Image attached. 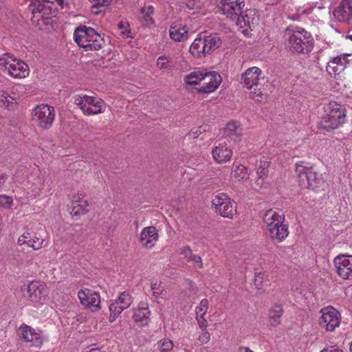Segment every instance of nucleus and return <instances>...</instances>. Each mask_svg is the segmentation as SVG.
<instances>
[{
    "label": "nucleus",
    "instance_id": "obj_1",
    "mask_svg": "<svg viewBox=\"0 0 352 352\" xmlns=\"http://www.w3.org/2000/svg\"><path fill=\"white\" fill-rule=\"evenodd\" d=\"M286 48L292 53L307 54L314 46V39L310 33L298 26L290 25L283 35Z\"/></svg>",
    "mask_w": 352,
    "mask_h": 352
},
{
    "label": "nucleus",
    "instance_id": "obj_2",
    "mask_svg": "<svg viewBox=\"0 0 352 352\" xmlns=\"http://www.w3.org/2000/svg\"><path fill=\"white\" fill-rule=\"evenodd\" d=\"M221 6L219 12L226 16V19L236 22H254L258 20L257 12L254 9H250L243 14L245 6L244 0H221Z\"/></svg>",
    "mask_w": 352,
    "mask_h": 352
},
{
    "label": "nucleus",
    "instance_id": "obj_3",
    "mask_svg": "<svg viewBox=\"0 0 352 352\" xmlns=\"http://www.w3.org/2000/svg\"><path fill=\"white\" fill-rule=\"evenodd\" d=\"M296 173L300 179L302 188L311 189L316 192L324 189L325 181L321 175L316 173L311 166L304 165L302 162L296 164Z\"/></svg>",
    "mask_w": 352,
    "mask_h": 352
},
{
    "label": "nucleus",
    "instance_id": "obj_4",
    "mask_svg": "<svg viewBox=\"0 0 352 352\" xmlns=\"http://www.w3.org/2000/svg\"><path fill=\"white\" fill-rule=\"evenodd\" d=\"M324 114L322 117L320 126L326 130L335 129L342 126L346 118V110L340 104L332 101L324 107Z\"/></svg>",
    "mask_w": 352,
    "mask_h": 352
},
{
    "label": "nucleus",
    "instance_id": "obj_5",
    "mask_svg": "<svg viewBox=\"0 0 352 352\" xmlns=\"http://www.w3.org/2000/svg\"><path fill=\"white\" fill-rule=\"evenodd\" d=\"M74 38L78 45L86 51L98 50L102 46L101 36L91 28L80 26L76 29Z\"/></svg>",
    "mask_w": 352,
    "mask_h": 352
},
{
    "label": "nucleus",
    "instance_id": "obj_6",
    "mask_svg": "<svg viewBox=\"0 0 352 352\" xmlns=\"http://www.w3.org/2000/svg\"><path fill=\"white\" fill-rule=\"evenodd\" d=\"M0 67L14 78H25L30 73L29 67L24 61L17 59L9 53H6L0 57Z\"/></svg>",
    "mask_w": 352,
    "mask_h": 352
},
{
    "label": "nucleus",
    "instance_id": "obj_7",
    "mask_svg": "<svg viewBox=\"0 0 352 352\" xmlns=\"http://www.w3.org/2000/svg\"><path fill=\"white\" fill-rule=\"evenodd\" d=\"M74 103L87 116L99 114L105 110L103 100L87 95L76 96Z\"/></svg>",
    "mask_w": 352,
    "mask_h": 352
},
{
    "label": "nucleus",
    "instance_id": "obj_8",
    "mask_svg": "<svg viewBox=\"0 0 352 352\" xmlns=\"http://www.w3.org/2000/svg\"><path fill=\"white\" fill-rule=\"evenodd\" d=\"M55 119V109L46 104L37 105L32 111V120L38 126L43 129H49Z\"/></svg>",
    "mask_w": 352,
    "mask_h": 352
},
{
    "label": "nucleus",
    "instance_id": "obj_9",
    "mask_svg": "<svg viewBox=\"0 0 352 352\" xmlns=\"http://www.w3.org/2000/svg\"><path fill=\"white\" fill-rule=\"evenodd\" d=\"M215 211L223 217L232 219L236 213V204L225 193H218L212 199Z\"/></svg>",
    "mask_w": 352,
    "mask_h": 352
},
{
    "label": "nucleus",
    "instance_id": "obj_10",
    "mask_svg": "<svg viewBox=\"0 0 352 352\" xmlns=\"http://www.w3.org/2000/svg\"><path fill=\"white\" fill-rule=\"evenodd\" d=\"M318 324L327 331L332 332L339 327L341 320L340 314L331 306L321 309Z\"/></svg>",
    "mask_w": 352,
    "mask_h": 352
},
{
    "label": "nucleus",
    "instance_id": "obj_11",
    "mask_svg": "<svg viewBox=\"0 0 352 352\" xmlns=\"http://www.w3.org/2000/svg\"><path fill=\"white\" fill-rule=\"evenodd\" d=\"M133 301V298L129 292H123L118 296V299L111 301L109 306L110 315L109 321L114 322L118 316L124 310L129 308Z\"/></svg>",
    "mask_w": 352,
    "mask_h": 352
},
{
    "label": "nucleus",
    "instance_id": "obj_12",
    "mask_svg": "<svg viewBox=\"0 0 352 352\" xmlns=\"http://www.w3.org/2000/svg\"><path fill=\"white\" fill-rule=\"evenodd\" d=\"M265 81V78L262 70L257 67L247 69L241 77V83L249 89L261 85Z\"/></svg>",
    "mask_w": 352,
    "mask_h": 352
},
{
    "label": "nucleus",
    "instance_id": "obj_13",
    "mask_svg": "<svg viewBox=\"0 0 352 352\" xmlns=\"http://www.w3.org/2000/svg\"><path fill=\"white\" fill-rule=\"evenodd\" d=\"M44 176L30 175L23 184V188L28 199H33L41 195L44 188Z\"/></svg>",
    "mask_w": 352,
    "mask_h": 352
},
{
    "label": "nucleus",
    "instance_id": "obj_14",
    "mask_svg": "<svg viewBox=\"0 0 352 352\" xmlns=\"http://www.w3.org/2000/svg\"><path fill=\"white\" fill-rule=\"evenodd\" d=\"M338 275L344 280H352V255L340 254L333 260Z\"/></svg>",
    "mask_w": 352,
    "mask_h": 352
},
{
    "label": "nucleus",
    "instance_id": "obj_15",
    "mask_svg": "<svg viewBox=\"0 0 352 352\" xmlns=\"http://www.w3.org/2000/svg\"><path fill=\"white\" fill-rule=\"evenodd\" d=\"M222 78L216 72H204L201 86L197 91L201 94H210L220 85Z\"/></svg>",
    "mask_w": 352,
    "mask_h": 352
},
{
    "label": "nucleus",
    "instance_id": "obj_16",
    "mask_svg": "<svg viewBox=\"0 0 352 352\" xmlns=\"http://www.w3.org/2000/svg\"><path fill=\"white\" fill-rule=\"evenodd\" d=\"M78 297L81 305L90 309L92 311L100 309V297L98 292L89 289H83L78 292Z\"/></svg>",
    "mask_w": 352,
    "mask_h": 352
},
{
    "label": "nucleus",
    "instance_id": "obj_17",
    "mask_svg": "<svg viewBox=\"0 0 352 352\" xmlns=\"http://www.w3.org/2000/svg\"><path fill=\"white\" fill-rule=\"evenodd\" d=\"M29 8L33 15L32 22L50 19L55 14V9H53L49 3L35 2L30 4Z\"/></svg>",
    "mask_w": 352,
    "mask_h": 352
},
{
    "label": "nucleus",
    "instance_id": "obj_18",
    "mask_svg": "<svg viewBox=\"0 0 352 352\" xmlns=\"http://www.w3.org/2000/svg\"><path fill=\"white\" fill-rule=\"evenodd\" d=\"M18 333L22 340L30 342L31 346L40 347L43 344V338L41 333L28 324H21L19 328Z\"/></svg>",
    "mask_w": 352,
    "mask_h": 352
},
{
    "label": "nucleus",
    "instance_id": "obj_19",
    "mask_svg": "<svg viewBox=\"0 0 352 352\" xmlns=\"http://www.w3.org/2000/svg\"><path fill=\"white\" fill-rule=\"evenodd\" d=\"M47 291L45 285L38 282L30 283L27 287V296L32 302H41L47 296Z\"/></svg>",
    "mask_w": 352,
    "mask_h": 352
},
{
    "label": "nucleus",
    "instance_id": "obj_20",
    "mask_svg": "<svg viewBox=\"0 0 352 352\" xmlns=\"http://www.w3.org/2000/svg\"><path fill=\"white\" fill-rule=\"evenodd\" d=\"M157 240L158 231L155 227L148 226L141 231L140 241L143 247L151 249L154 247Z\"/></svg>",
    "mask_w": 352,
    "mask_h": 352
},
{
    "label": "nucleus",
    "instance_id": "obj_21",
    "mask_svg": "<svg viewBox=\"0 0 352 352\" xmlns=\"http://www.w3.org/2000/svg\"><path fill=\"white\" fill-rule=\"evenodd\" d=\"M333 14L339 22L352 20V2L349 0L342 1L340 6L333 10Z\"/></svg>",
    "mask_w": 352,
    "mask_h": 352
},
{
    "label": "nucleus",
    "instance_id": "obj_22",
    "mask_svg": "<svg viewBox=\"0 0 352 352\" xmlns=\"http://www.w3.org/2000/svg\"><path fill=\"white\" fill-rule=\"evenodd\" d=\"M212 155L214 160L217 163L223 164L230 160L232 155V152L227 145L219 143L212 149Z\"/></svg>",
    "mask_w": 352,
    "mask_h": 352
},
{
    "label": "nucleus",
    "instance_id": "obj_23",
    "mask_svg": "<svg viewBox=\"0 0 352 352\" xmlns=\"http://www.w3.org/2000/svg\"><path fill=\"white\" fill-rule=\"evenodd\" d=\"M170 37L177 42H182L188 38V28L183 23H175L169 30Z\"/></svg>",
    "mask_w": 352,
    "mask_h": 352
},
{
    "label": "nucleus",
    "instance_id": "obj_24",
    "mask_svg": "<svg viewBox=\"0 0 352 352\" xmlns=\"http://www.w3.org/2000/svg\"><path fill=\"white\" fill-rule=\"evenodd\" d=\"M263 221L266 226V228L273 223H284L285 214L281 211H277L276 210L270 209L267 210L263 217Z\"/></svg>",
    "mask_w": 352,
    "mask_h": 352
},
{
    "label": "nucleus",
    "instance_id": "obj_25",
    "mask_svg": "<svg viewBox=\"0 0 352 352\" xmlns=\"http://www.w3.org/2000/svg\"><path fill=\"white\" fill-rule=\"evenodd\" d=\"M242 134V128L236 121L229 122L224 129L223 135L230 138L234 141H238Z\"/></svg>",
    "mask_w": 352,
    "mask_h": 352
},
{
    "label": "nucleus",
    "instance_id": "obj_26",
    "mask_svg": "<svg viewBox=\"0 0 352 352\" xmlns=\"http://www.w3.org/2000/svg\"><path fill=\"white\" fill-rule=\"evenodd\" d=\"M19 101L17 94H13L11 95L8 91L0 92V106L5 107L9 110L14 109Z\"/></svg>",
    "mask_w": 352,
    "mask_h": 352
},
{
    "label": "nucleus",
    "instance_id": "obj_27",
    "mask_svg": "<svg viewBox=\"0 0 352 352\" xmlns=\"http://www.w3.org/2000/svg\"><path fill=\"white\" fill-rule=\"evenodd\" d=\"M283 313V306L280 304H274L269 310L268 318L271 325L276 327L280 324V318Z\"/></svg>",
    "mask_w": 352,
    "mask_h": 352
},
{
    "label": "nucleus",
    "instance_id": "obj_28",
    "mask_svg": "<svg viewBox=\"0 0 352 352\" xmlns=\"http://www.w3.org/2000/svg\"><path fill=\"white\" fill-rule=\"evenodd\" d=\"M267 232L272 240L279 243L283 241L289 235L288 226L286 224H283Z\"/></svg>",
    "mask_w": 352,
    "mask_h": 352
},
{
    "label": "nucleus",
    "instance_id": "obj_29",
    "mask_svg": "<svg viewBox=\"0 0 352 352\" xmlns=\"http://www.w3.org/2000/svg\"><path fill=\"white\" fill-rule=\"evenodd\" d=\"M150 316V311L148 305L146 304H141L139 308L134 311L133 318L135 322H141L142 324L147 323Z\"/></svg>",
    "mask_w": 352,
    "mask_h": 352
},
{
    "label": "nucleus",
    "instance_id": "obj_30",
    "mask_svg": "<svg viewBox=\"0 0 352 352\" xmlns=\"http://www.w3.org/2000/svg\"><path fill=\"white\" fill-rule=\"evenodd\" d=\"M83 195L82 194H78L77 197H74L72 199L73 204L78 203L77 205L74 206L72 214L75 216L80 215L89 211V204L87 201H82L81 199Z\"/></svg>",
    "mask_w": 352,
    "mask_h": 352
},
{
    "label": "nucleus",
    "instance_id": "obj_31",
    "mask_svg": "<svg viewBox=\"0 0 352 352\" xmlns=\"http://www.w3.org/2000/svg\"><path fill=\"white\" fill-rule=\"evenodd\" d=\"M204 41L207 54H210L214 51L221 45V40L220 37L216 34L205 36Z\"/></svg>",
    "mask_w": 352,
    "mask_h": 352
},
{
    "label": "nucleus",
    "instance_id": "obj_32",
    "mask_svg": "<svg viewBox=\"0 0 352 352\" xmlns=\"http://www.w3.org/2000/svg\"><path fill=\"white\" fill-rule=\"evenodd\" d=\"M190 53L195 56L201 57L207 54L204 39L197 38L192 42L190 47Z\"/></svg>",
    "mask_w": 352,
    "mask_h": 352
},
{
    "label": "nucleus",
    "instance_id": "obj_33",
    "mask_svg": "<svg viewBox=\"0 0 352 352\" xmlns=\"http://www.w3.org/2000/svg\"><path fill=\"white\" fill-rule=\"evenodd\" d=\"M157 67L162 71H171L174 69L175 65L172 60V58L165 54L160 56L156 60Z\"/></svg>",
    "mask_w": 352,
    "mask_h": 352
},
{
    "label": "nucleus",
    "instance_id": "obj_34",
    "mask_svg": "<svg viewBox=\"0 0 352 352\" xmlns=\"http://www.w3.org/2000/svg\"><path fill=\"white\" fill-rule=\"evenodd\" d=\"M231 177L237 181L245 179L248 177V171L245 166L234 163L232 165Z\"/></svg>",
    "mask_w": 352,
    "mask_h": 352
},
{
    "label": "nucleus",
    "instance_id": "obj_35",
    "mask_svg": "<svg viewBox=\"0 0 352 352\" xmlns=\"http://www.w3.org/2000/svg\"><path fill=\"white\" fill-rule=\"evenodd\" d=\"M203 72L194 71L184 77V82L188 85H197L201 86V82L203 77Z\"/></svg>",
    "mask_w": 352,
    "mask_h": 352
},
{
    "label": "nucleus",
    "instance_id": "obj_36",
    "mask_svg": "<svg viewBox=\"0 0 352 352\" xmlns=\"http://www.w3.org/2000/svg\"><path fill=\"white\" fill-rule=\"evenodd\" d=\"M327 72L331 76L336 78L343 72V67L342 65H338V62H336L332 58L327 63Z\"/></svg>",
    "mask_w": 352,
    "mask_h": 352
},
{
    "label": "nucleus",
    "instance_id": "obj_37",
    "mask_svg": "<svg viewBox=\"0 0 352 352\" xmlns=\"http://www.w3.org/2000/svg\"><path fill=\"white\" fill-rule=\"evenodd\" d=\"M154 8L151 6L144 7L140 11V17L143 19L144 22H153L152 14H153Z\"/></svg>",
    "mask_w": 352,
    "mask_h": 352
},
{
    "label": "nucleus",
    "instance_id": "obj_38",
    "mask_svg": "<svg viewBox=\"0 0 352 352\" xmlns=\"http://www.w3.org/2000/svg\"><path fill=\"white\" fill-rule=\"evenodd\" d=\"M157 348L160 352H170L173 348V342L168 338H164L158 342Z\"/></svg>",
    "mask_w": 352,
    "mask_h": 352
},
{
    "label": "nucleus",
    "instance_id": "obj_39",
    "mask_svg": "<svg viewBox=\"0 0 352 352\" xmlns=\"http://www.w3.org/2000/svg\"><path fill=\"white\" fill-rule=\"evenodd\" d=\"M92 3V9L101 8V7H107L111 6L116 2V0H89ZM93 12L98 13L97 11H94L92 10Z\"/></svg>",
    "mask_w": 352,
    "mask_h": 352
},
{
    "label": "nucleus",
    "instance_id": "obj_40",
    "mask_svg": "<svg viewBox=\"0 0 352 352\" xmlns=\"http://www.w3.org/2000/svg\"><path fill=\"white\" fill-rule=\"evenodd\" d=\"M208 309V300L206 298L202 299L199 305L196 307V316H205Z\"/></svg>",
    "mask_w": 352,
    "mask_h": 352
},
{
    "label": "nucleus",
    "instance_id": "obj_41",
    "mask_svg": "<svg viewBox=\"0 0 352 352\" xmlns=\"http://www.w3.org/2000/svg\"><path fill=\"white\" fill-rule=\"evenodd\" d=\"M269 163L266 161H261L257 169V175L259 178L266 176L268 173Z\"/></svg>",
    "mask_w": 352,
    "mask_h": 352
},
{
    "label": "nucleus",
    "instance_id": "obj_42",
    "mask_svg": "<svg viewBox=\"0 0 352 352\" xmlns=\"http://www.w3.org/2000/svg\"><path fill=\"white\" fill-rule=\"evenodd\" d=\"M43 239L32 236V239H28V246L32 247L34 250H39L43 247Z\"/></svg>",
    "mask_w": 352,
    "mask_h": 352
},
{
    "label": "nucleus",
    "instance_id": "obj_43",
    "mask_svg": "<svg viewBox=\"0 0 352 352\" xmlns=\"http://www.w3.org/2000/svg\"><path fill=\"white\" fill-rule=\"evenodd\" d=\"M151 290L153 291V295L155 298L162 297V288L161 287V283L157 281L152 282L151 285Z\"/></svg>",
    "mask_w": 352,
    "mask_h": 352
},
{
    "label": "nucleus",
    "instance_id": "obj_44",
    "mask_svg": "<svg viewBox=\"0 0 352 352\" xmlns=\"http://www.w3.org/2000/svg\"><path fill=\"white\" fill-rule=\"evenodd\" d=\"M267 281L266 276L264 272L256 273L254 277V284L258 287L262 286V283Z\"/></svg>",
    "mask_w": 352,
    "mask_h": 352
},
{
    "label": "nucleus",
    "instance_id": "obj_45",
    "mask_svg": "<svg viewBox=\"0 0 352 352\" xmlns=\"http://www.w3.org/2000/svg\"><path fill=\"white\" fill-rule=\"evenodd\" d=\"M12 204V199L5 195H0V207L8 208Z\"/></svg>",
    "mask_w": 352,
    "mask_h": 352
},
{
    "label": "nucleus",
    "instance_id": "obj_46",
    "mask_svg": "<svg viewBox=\"0 0 352 352\" xmlns=\"http://www.w3.org/2000/svg\"><path fill=\"white\" fill-rule=\"evenodd\" d=\"M251 97L257 101H261L263 99H265L266 96L263 93V91L258 89H254V91H251L250 93Z\"/></svg>",
    "mask_w": 352,
    "mask_h": 352
},
{
    "label": "nucleus",
    "instance_id": "obj_47",
    "mask_svg": "<svg viewBox=\"0 0 352 352\" xmlns=\"http://www.w3.org/2000/svg\"><path fill=\"white\" fill-rule=\"evenodd\" d=\"M189 259L193 262L194 265L196 267H197L200 269L203 267L202 260H201V258L199 255L194 254L192 253L190 256Z\"/></svg>",
    "mask_w": 352,
    "mask_h": 352
},
{
    "label": "nucleus",
    "instance_id": "obj_48",
    "mask_svg": "<svg viewBox=\"0 0 352 352\" xmlns=\"http://www.w3.org/2000/svg\"><path fill=\"white\" fill-rule=\"evenodd\" d=\"M333 60H334L336 62H338V65H342L343 67V70L346 67V64L348 63L347 55L346 54H341L340 56L334 57L333 58Z\"/></svg>",
    "mask_w": 352,
    "mask_h": 352
},
{
    "label": "nucleus",
    "instance_id": "obj_49",
    "mask_svg": "<svg viewBox=\"0 0 352 352\" xmlns=\"http://www.w3.org/2000/svg\"><path fill=\"white\" fill-rule=\"evenodd\" d=\"M210 339V334L207 330H202L201 333L199 335L198 340L201 344H206L209 342Z\"/></svg>",
    "mask_w": 352,
    "mask_h": 352
},
{
    "label": "nucleus",
    "instance_id": "obj_50",
    "mask_svg": "<svg viewBox=\"0 0 352 352\" xmlns=\"http://www.w3.org/2000/svg\"><path fill=\"white\" fill-rule=\"evenodd\" d=\"M196 319L197 320L199 328L201 330H206L208 327V322L204 318V316H196Z\"/></svg>",
    "mask_w": 352,
    "mask_h": 352
},
{
    "label": "nucleus",
    "instance_id": "obj_51",
    "mask_svg": "<svg viewBox=\"0 0 352 352\" xmlns=\"http://www.w3.org/2000/svg\"><path fill=\"white\" fill-rule=\"evenodd\" d=\"M129 25V23H118V27H119V29L122 30V33L123 34L126 35L128 37H131V36L130 35L131 31L127 30Z\"/></svg>",
    "mask_w": 352,
    "mask_h": 352
},
{
    "label": "nucleus",
    "instance_id": "obj_52",
    "mask_svg": "<svg viewBox=\"0 0 352 352\" xmlns=\"http://www.w3.org/2000/svg\"><path fill=\"white\" fill-rule=\"evenodd\" d=\"M250 23H244V25H240L239 28H241V32L245 36H250V32L248 30V28H250ZM236 26H239V25H241V23H235Z\"/></svg>",
    "mask_w": 352,
    "mask_h": 352
},
{
    "label": "nucleus",
    "instance_id": "obj_53",
    "mask_svg": "<svg viewBox=\"0 0 352 352\" xmlns=\"http://www.w3.org/2000/svg\"><path fill=\"white\" fill-rule=\"evenodd\" d=\"M180 254L184 255L185 258H189L192 252L188 246H184L180 249Z\"/></svg>",
    "mask_w": 352,
    "mask_h": 352
},
{
    "label": "nucleus",
    "instance_id": "obj_54",
    "mask_svg": "<svg viewBox=\"0 0 352 352\" xmlns=\"http://www.w3.org/2000/svg\"><path fill=\"white\" fill-rule=\"evenodd\" d=\"M320 352H343L336 346H330L323 349Z\"/></svg>",
    "mask_w": 352,
    "mask_h": 352
},
{
    "label": "nucleus",
    "instance_id": "obj_55",
    "mask_svg": "<svg viewBox=\"0 0 352 352\" xmlns=\"http://www.w3.org/2000/svg\"><path fill=\"white\" fill-rule=\"evenodd\" d=\"M7 180V175L5 173L0 171V190L2 189L3 186Z\"/></svg>",
    "mask_w": 352,
    "mask_h": 352
},
{
    "label": "nucleus",
    "instance_id": "obj_56",
    "mask_svg": "<svg viewBox=\"0 0 352 352\" xmlns=\"http://www.w3.org/2000/svg\"><path fill=\"white\" fill-rule=\"evenodd\" d=\"M24 237H25V236H22L21 235L19 239H18V244L21 245H23V244H27L28 245V240H25L24 239Z\"/></svg>",
    "mask_w": 352,
    "mask_h": 352
},
{
    "label": "nucleus",
    "instance_id": "obj_57",
    "mask_svg": "<svg viewBox=\"0 0 352 352\" xmlns=\"http://www.w3.org/2000/svg\"><path fill=\"white\" fill-rule=\"evenodd\" d=\"M197 3L194 1V0H188L187 2H186V6L192 10V9H194L195 8V4Z\"/></svg>",
    "mask_w": 352,
    "mask_h": 352
},
{
    "label": "nucleus",
    "instance_id": "obj_58",
    "mask_svg": "<svg viewBox=\"0 0 352 352\" xmlns=\"http://www.w3.org/2000/svg\"><path fill=\"white\" fill-rule=\"evenodd\" d=\"M284 224V223H276V222H275L274 223L272 224V226H270L269 227H267L266 228L267 231H270L271 230V229H274V228H276L279 226H280L281 225Z\"/></svg>",
    "mask_w": 352,
    "mask_h": 352
},
{
    "label": "nucleus",
    "instance_id": "obj_59",
    "mask_svg": "<svg viewBox=\"0 0 352 352\" xmlns=\"http://www.w3.org/2000/svg\"><path fill=\"white\" fill-rule=\"evenodd\" d=\"M346 38L352 41V23H351V25L349 28V32L346 35Z\"/></svg>",
    "mask_w": 352,
    "mask_h": 352
},
{
    "label": "nucleus",
    "instance_id": "obj_60",
    "mask_svg": "<svg viewBox=\"0 0 352 352\" xmlns=\"http://www.w3.org/2000/svg\"><path fill=\"white\" fill-rule=\"evenodd\" d=\"M22 236H25V237H24V239L25 240H28V239H32V236H31V233L29 232H25L23 234H22Z\"/></svg>",
    "mask_w": 352,
    "mask_h": 352
},
{
    "label": "nucleus",
    "instance_id": "obj_61",
    "mask_svg": "<svg viewBox=\"0 0 352 352\" xmlns=\"http://www.w3.org/2000/svg\"><path fill=\"white\" fill-rule=\"evenodd\" d=\"M55 2L57 3L58 5L60 6H63L65 3V0H54Z\"/></svg>",
    "mask_w": 352,
    "mask_h": 352
},
{
    "label": "nucleus",
    "instance_id": "obj_62",
    "mask_svg": "<svg viewBox=\"0 0 352 352\" xmlns=\"http://www.w3.org/2000/svg\"><path fill=\"white\" fill-rule=\"evenodd\" d=\"M43 3H52L53 1H52L51 0H41Z\"/></svg>",
    "mask_w": 352,
    "mask_h": 352
},
{
    "label": "nucleus",
    "instance_id": "obj_63",
    "mask_svg": "<svg viewBox=\"0 0 352 352\" xmlns=\"http://www.w3.org/2000/svg\"><path fill=\"white\" fill-rule=\"evenodd\" d=\"M89 352H100V350L97 349H92Z\"/></svg>",
    "mask_w": 352,
    "mask_h": 352
}]
</instances>
